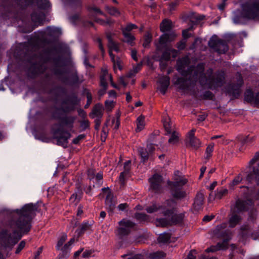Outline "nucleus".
<instances>
[{"label": "nucleus", "instance_id": "obj_9", "mask_svg": "<svg viewBox=\"0 0 259 259\" xmlns=\"http://www.w3.org/2000/svg\"><path fill=\"white\" fill-rule=\"evenodd\" d=\"M208 45L215 52L220 54H225L229 50L227 42L222 39H219L216 35L213 36L209 40Z\"/></svg>", "mask_w": 259, "mask_h": 259}, {"label": "nucleus", "instance_id": "obj_54", "mask_svg": "<svg viewBox=\"0 0 259 259\" xmlns=\"http://www.w3.org/2000/svg\"><path fill=\"white\" fill-rule=\"evenodd\" d=\"M194 67L193 66H189L187 69H184L180 73L183 76L186 77L188 75L192 74L193 71L194 72Z\"/></svg>", "mask_w": 259, "mask_h": 259}, {"label": "nucleus", "instance_id": "obj_40", "mask_svg": "<svg viewBox=\"0 0 259 259\" xmlns=\"http://www.w3.org/2000/svg\"><path fill=\"white\" fill-rule=\"evenodd\" d=\"M136 123L137 128L136 129V132H139L143 130L145 127V116L142 114H141V115L137 118Z\"/></svg>", "mask_w": 259, "mask_h": 259}, {"label": "nucleus", "instance_id": "obj_16", "mask_svg": "<svg viewBox=\"0 0 259 259\" xmlns=\"http://www.w3.org/2000/svg\"><path fill=\"white\" fill-rule=\"evenodd\" d=\"M236 75L237 77V83L231 84L229 89L230 92L232 93V96L235 98H237L239 97L240 95V88L244 83L241 74L238 72Z\"/></svg>", "mask_w": 259, "mask_h": 259}, {"label": "nucleus", "instance_id": "obj_55", "mask_svg": "<svg viewBox=\"0 0 259 259\" xmlns=\"http://www.w3.org/2000/svg\"><path fill=\"white\" fill-rule=\"evenodd\" d=\"M138 28V26L134 24L129 23L126 25L124 28H122V33L125 32L126 33H131L130 32L135 29Z\"/></svg>", "mask_w": 259, "mask_h": 259}, {"label": "nucleus", "instance_id": "obj_15", "mask_svg": "<svg viewBox=\"0 0 259 259\" xmlns=\"http://www.w3.org/2000/svg\"><path fill=\"white\" fill-rule=\"evenodd\" d=\"M198 77L199 82L202 86L204 85L207 82L208 83V78L204 73V67L202 63L197 64L193 72V78L195 81L197 80Z\"/></svg>", "mask_w": 259, "mask_h": 259}, {"label": "nucleus", "instance_id": "obj_17", "mask_svg": "<svg viewBox=\"0 0 259 259\" xmlns=\"http://www.w3.org/2000/svg\"><path fill=\"white\" fill-rule=\"evenodd\" d=\"M120 227L119 228L118 232L120 236L128 235L131 232V229L136 226V224L130 221L122 220L119 222Z\"/></svg>", "mask_w": 259, "mask_h": 259}, {"label": "nucleus", "instance_id": "obj_62", "mask_svg": "<svg viewBox=\"0 0 259 259\" xmlns=\"http://www.w3.org/2000/svg\"><path fill=\"white\" fill-rule=\"evenodd\" d=\"M53 73L55 75H58V76H61L60 79L63 76H66V75H64V71L62 69H61L59 67H55L53 70Z\"/></svg>", "mask_w": 259, "mask_h": 259}, {"label": "nucleus", "instance_id": "obj_7", "mask_svg": "<svg viewBox=\"0 0 259 259\" xmlns=\"http://www.w3.org/2000/svg\"><path fill=\"white\" fill-rule=\"evenodd\" d=\"M53 138L56 141V144L64 148L68 147V140L71 138V134L67 130L61 128H52Z\"/></svg>", "mask_w": 259, "mask_h": 259}, {"label": "nucleus", "instance_id": "obj_4", "mask_svg": "<svg viewBox=\"0 0 259 259\" xmlns=\"http://www.w3.org/2000/svg\"><path fill=\"white\" fill-rule=\"evenodd\" d=\"M52 118L57 121V123L54 125V127L61 128L64 130L71 131L74 126L76 117L71 114H52Z\"/></svg>", "mask_w": 259, "mask_h": 259}, {"label": "nucleus", "instance_id": "obj_25", "mask_svg": "<svg viewBox=\"0 0 259 259\" xmlns=\"http://www.w3.org/2000/svg\"><path fill=\"white\" fill-rule=\"evenodd\" d=\"M204 200V194L201 191L198 192L196 195L193 204V207L195 211H198L202 209Z\"/></svg>", "mask_w": 259, "mask_h": 259}, {"label": "nucleus", "instance_id": "obj_56", "mask_svg": "<svg viewBox=\"0 0 259 259\" xmlns=\"http://www.w3.org/2000/svg\"><path fill=\"white\" fill-rule=\"evenodd\" d=\"M228 190L227 189H222L218 190L215 193V198L217 199H221L224 196L227 195Z\"/></svg>", "mask_w": 259, "mask_h": 259}, {"label": "nucleus", "instance_id": "obj_45", "mask_svg": "<svg viewBox=\"0 0 259 259\" xmlns=\"http://www.w3.org/2000/svg\"><path fill=\"white\" fill-rule=\"evenodd\" d=\"M37 5L39 9L47 10L51 7L49 0H37Z\"/></svg>", "mask_w": 259, "mask_h": 259}, {"label": "nucleus", "instance_id": "obj_37", "mask_svg": "<svg viewBox=\"0 0 259 259\" xmlns=\"http://www.w3.org/2000/svg\"><path fill=\"white\" fill-rule=\"evenodd\" d=\"M106 36L108 40L109 54L110 57L111 61L113 62V39L111 33H107Z\"/></svg>", "mask_w": 259, "mask_h": 259}, {"label": "nucleus", "instance_id": "obj_26", "mask_svg": "<svg viewBox=\"0 0 259 259\" xmlns=\"http://www.w3.org/2000/svg\"><path fill=\"white\" fill-rule=\"evenodd\" d=\"M178 55V51L174 49L167 48L162 53L159 60L168 61L171 57L175 59Z\"/></svg>", "mask_w": 259, "mask_h": 259}, {"label": "nucleus", "instance_id": "obj_48", "mask_svg": "<svg viewBox=\"0 0 259 259\" xmlns=\"http://www.w3.org/2000/svg\"><path fill=\"white\" fill-rule=\"evenodd\" d=\"M157 222L159 224V226L162 227H167L171 226L170 220L166 218H160L157 219Z\"/></svg>", "mask_w": 259, "mask_h": 259}, {"label": "nucleus", "instance_id": "obj_28", "mask_svg": "<svg viewBox=\"0 0 259 259\" xmlns=\"http://www.w3.org/2000/svg\"><path fill=\"white\" fill-rule=\"evenodd\" d=\"M93 225V222L91 223H89V221L83 222L79 226V228L75 231V233H77V236L80 237L85 232L88 231L90 232V233L92 232L93 230L92 228Z\"/></svg>", "mask_w": 259, "mask_h": 259}, {"label": "nucleus", "instance_id": "obj_3", "mask_svg": "<svg viewBox=\"0 0 259 259\" xmlns=\"http://www.w3.org/2000/svg\"><path fill=\"white\" fill-rule=\"evenodd\" d=\"M188 182L186 179L178 177L174 179V181H168L167 184L169 187L170 194L172 197L177 200H181L186 196V192L183 187Z\"/></svg>", "mask_w": 259, "mask_h": 259}, {"label": "nucleus", "instance_id": "obj_51", "mask_svg": "<svg viewBox=\"0 0 259 259\" xmlns=\"http://www.w3.org/2000/svg\"><path fill=\"white\" fill-rule=\"evenodd\" d=\"M88 10L90 12V14H94L96 15H103V13L101 11V10L96 6L89 7L88 8Z\"/></svg>", "mask_w": 259, "mask_h": 259}, {"label": "nucleus", "instance_id": "obj_52", "mask_svg": "<svg viewBox=\"0 0 259 259\" xmlns=\"http://www.w3.org/2000/svg\"><path fill=\"white\" fill-rule=\"evenodd\" d=\"M135 218L137 220L142 222H147L149 221V217L148 215L143 213H136Z\"/></svg>", "mask_w": 259, "mask_h": 259}, {"label": "nucleus", "instance_id": "obj_1", "mask_svg": "<svg viewBox=\"0 0 259 259\" xmlns=\"http://www.w3.org/2000/svg\"><path fill=\"white\" fill-rule=\"evenodd\" d=\"M38 205L30 203L25 204L21 209H17L15 212L19 215L16 221H11L9 224L11 228L18 230L13 231V236L7 229L0 232V239L2 245L6 248H12L21 239L22 236L27 234L32 227V221L36 215Z\"/></svg>", "mask_w": 259, "mask_h": 259}, {"label": "nucleus", "instance_id": "obj_53", "mask_svg": "<svg viewBox=\"0 0 259 259\" xmlns=\"http://www.w3.org/2000/svg\"><path fill=\"white\" fill-rule=\"evenodd\" d=\"M164 209H163V211L162 212V214L165 217H169L170 215H172L174 214L175 211H176V207H172L170 209H165V207L164 206Z\"/></svg>", "mask_w": 259, "mask_h": 259}, {"label": "nucleus", "instance_id": "obj_32", "mask_svg": "<svg viewBox=\"0 0 259 259\" xmlns=\"http://www.w3.org/2000/svg\"><path fill=\"white\" fill-rule=\"evenodd\" d=\"M191 94L194 96V97L196 99H202L203 100H212L214 97V95L212 92L209 91H205L202 95L200 96V97L198 96L197 92L194 90L192 92Z\"/></svg>", "mask_w": 259, "mask_h": 259}, {"label": "nucleus", "instance_id": "obj_21", "mask_svg": "<svg viewBox=\"0 0 259 259\" xmlns=\"http://www.w3.org/2000/svg\"><path fill=\"white\" fill-rule=\"evenodd\" d=\"M28 50V46L26 44H21L15 48L14 55L17 58L23 59L27 56Z\"/></svg>", "mask_w": 259, "mask_h": 259}, {"label": "nucleus", "instance_id": "obj_43", "mask_svg": "<svg viewBox=\"0 0 259 259\" xmlns=\"http://www.w3.org/2000/svg\"><path fill=\"white\" fill-rule=\"evenodd\" d=\"M139 153L143 162L144 163L148 160L150 153L147 149L141 147L139 149Z\"/></svg>", "mask_w": 259, "mask_h": 259}, {"label": "nucleus", "instance_id": "obj_50", "mask_svg": "<svg viewBox=\"0 0 259 259\" xmlns=\"http://www.w3.org/2000/svg\"><path fill=\"white\" fill-rule=\"evenodd\" d=\"M152 35L150 33H147L144 35V42L143 43V46L145 48H148L149 45L152 41Z\"/></svg>", "mask_w": 259, "mask_h": 259}, {"label": "nucleus", "instance_id": "obj_19", "mask_svg": "<svg viewBox=\"0 0 259 259\" xmlns=\"http://www.w3.org/2000/svg\"><path fill=\"white\" fill-rule=\"evenodd\" d=\"M244 100L248 103L259 106V92L254 94L251 89L246 90L244 93Z\"/></svg>", "mask_w": 259, "mask_h": 259}, {"label": "nucleus", "instance_id": "obj_39", "mask_svg": "<svg viewBox=\"0 0 259 259\" xmlns=\"http://www.w3.org/2000/svg\"><path fill=\"white\" fill-rule=\"evenodd\" d=\"M45 32L48 36L56 37L58 36L60 34L61 31L59 28L48 26L46 28Z\"/></svg>", "mask_w": 259, "mask_h": 259}, {"label": "nucleus", "instance_id": "obj_49", "mask_svg": "<svg viewBox=\"0 0 259 259\" xmlns=\"http://www.w3.org/2000/svg\"><path fill=\"white\" fill-rule=\"evenodd\" d=\"M214 144L213 143H210L208 145L205 150L206 156L205 158L206 159H209L212 156V153L213 151Z\"/></svg>", "mask_w": 259, "mask_h": 259}, {"label": "nucleus", "instance_id": "obj_24", "mask_svg": "<svg viewBox=\"0 0 259 259\" xmlns=\"http://www.w3.org/2000/svg\"><path fill=\"white\" fill-rule=\"evenodd\" d=\"M158 82L159 87L157 89L162 95H165L170 84V77L167 75H163L159 78Z\"/></svg>", "mask_w": 259, "mask_h": 259}, {"label": "nucleus", "instance_id": "obj_10", "mask_svg": "<svg viewBox=\"0 0 259 259\" xmlns=\"http://www.w3.org/2000/svg\"><path fill=\"white\" fill-rule=\"evenodd\" d=\"M41 115L39 122L37 125L36 129L34 131V136L36 139L41 140L44 142H47V138L46 137V132L45 131V126L50 123V120L48 119L44 114H39Z\"/></svg>", "mask_w": 259, "mask_h": 259}, {"label": "nucleus", "instance_id": "obj_23", "mask_svg": "<svg viewBox=\"0 0 259 259\" xmlns=\"http://www.w3.org/2000/svg\"><path fill=\"white\" fill-rule=\"evenodd\" d=\"M246 180L250 183L255 182L257 186H259V163L257 166L252 167V170L246 176Z\"/></svg>", "mask_w": 259, "mask_h": 259}, {"label": "nucleus", "instance_id": "obj_60", "mask_svg": "<svg viewBox=\"0 0 259 259\" xmlns=\"http://www.w3.org/2000/svg\"><path fill=\"white\" fill-rule=\"evenodd\" d=\"M62 252V256L63 257H67L68 256V251L69 250V246L66 243L63 246L60 248Z\"/></svg>", "mask_w": 259, "mask_h": 259}, {"label": "nucleus", "instance_id": "obj_35", "mask_svg": "<svg viewBox=\"0 0 259 259\" xmlns=\"http://www.w3.org/2000/svg\"><path fill=\"white\" fill-rule=\"evenodd\" d=\"M187 79L184 77H178L175 81L174 84L176 85H178L179 88L182 90H188L189 85L187 83Z\"/></svg>", "mask_w": 259, "mask_h": 259}, {"label": "nucleus", "instance_id": "obj_6", "mask_svg": "<svg viewBox=\"0 0 259 259\" xmlns=\"http://www.w3.org/2000/svg\"><path fill=\"white\" fill-rule=\"evenodd\" d=\"M226 224L225 223L217 225L213 230V234L218 238H225L222 242L217 244L219 250H226L228 248V242L230 238L228 237L229 231L225 230Z\"/></svg>", "mask_w": 259, "mask_h": 259}, {"label": "nucleus", "instance_id": "obj_64", "mask_svg": "<svg viewBox=\"0 0 259 259\" xmlns=\"http://www.w3.org/2000/svg\"><path fill=\"white\" fill-rule=\"evenodd\" d=\"M122 257H127L126 259H143V255L141 254H137L134 255L130 254H124L122 255Z\"/></svg>", "mask_w": 259, "mask_h": 259}, {"label": "nucleus", "instance_id": "obj_27", "mask_svg": "<svg viewBox=\"0 0 259 259\" xmlns=\"http://www.w3.org/2000/svg\"><path fill=\"white\" fill-rule=\"evenodd\" d=\"M76 128L78 132L81 133L86 131L90 130V122L85 118H82L77 120L76 124Z\"/></svg>", "mask_w": 259, "mask_h": 259}, {"label": "nucleus", "instance_id": "obj_46", "mask_svg": "<svg viewBox=\"0 0 259 259\" xmlns=\"http://www.w3.org/2000/svg\"><path fill=\"white\" fill-rule=\"evenodd\" d=\"M103 114H92V118H96L95 119V129L96 131H98L99 130L100 124L101 123V118Z\"/></svg>", "mask_w": 259, "mask_h": 259}, {"label": "nucleus", "instance_id": "obj_47", "mask_svg": "<svg viewBox=\"0 0 259 259\" xmlns=\"http://www.w3.org/2000/svg\"><path fill=\"white\" fill-rule=\"evenodd\" d=\"M219 114H212V118L214 120H215L217 122H226L231 121L230 119H227L226 118V115L228 114H219L220 116H218Z\"/></svg>", "mask_w": 259, "mask_h": 259}, {"label": "nucleus", "instance_id": "obj_33", "mask_svg": "<svg viewBox=\"0 0 259 259\" xmlns=\"http://www.w3.org/2000/svg\"><path fill=\"white\" fill-rule=\"evenodd\" d=\"M108 76V72L106 67H103L101 69V73L100 75V85L103 87L104 89L107 88V77Z\"/></svg>", "mask_w": 259, "mask_h": 259}, {"label": "nucleus", "instance_id": "obj_63", "mask_svg": "<svg viewBox=\"0 0 259 259\" xmlns=\"http://www.w3.org/2000/svg\"><path fill=\"white\" fill-rule=\"evenodd\" d=\"M159 132L157 131L156 132H154L152 133L149 137V138L147 140L148 143H155L156 142V139L157 136L158 135Z\"/></svg>", "mask_w": 259, "mask_h": 259}, {"label": "nucleus", "instance_id": "obj_8", "mask_svg": "<svg viewBox=\"0 0 259 259\" xmlns=\"http://www.w3.org/2000/svg\"><path fill=\"white\" fill-rule=\"evenodd\" d=\"M101 191L102 192L99 194L98 197L101 199L105 196V206L109 215L112 216L113 214V194L111 189L107 187L103 188Z\"/></svg>", "mask_w": 259, "mask_h": 259}, {"label": "nucleus", "instance_id": "obj_13", "mask_svg": "<svg viewBox=\"0 0 259 259\" xmlns=\"http://www.w3.org/2000/svg\"><path fill=\"white\" fill-rule=\"evenodd\" d=\"M162 121L163 126L167 134H171L168 142L170 144H175L179 141L178 133L175 131L172 132L171 127L173 126V123L171 120L170 117L167 115L163 116Z\"/></svg>", "mask_w": 259, "mask_h": 259}, {"label": "nucleus", "instance_id": "obj_42", "mask_svg": "<svg viewBox=\"0 0 259 259\" xmlns=\"http://www.w3.org/2000/svg\"><path fill=\"white\" fill-rule=\"evenodd\" d=\"M170 238V233L164 232L159 235L157 238V241L159 243H166L169 241Z\"/></svg>", "mask_w": 259, "mask_h": 259}, {"label": "nucleus", "instance_id": "obj_38", "mask_svg": "<svg viewBox=\"0 0 259 259\" xmlns=\"http://www.w3.org/2000/svg\"><path fill=\"white\" fill-rule=\"evenodd\" d=\"M188 62L186 58H183L178 59L177 61L176 69L181 73L183 70L185 69V67L188 65Z\"/></svg>", "mask_w": 259, "mask_h": 259}, {"label": "nucleus", "instance_id": "obj_61", "mask_svg": "<svg viewBox=\"0 0 259 259\" xmlns=\"http://www.w3.org/2000/svg\"><path fill=\"white\" fill-rule=\"evenodd\" d=\"M168 42V35L167 33H164L159 38V42L161 45L166 44Z\"/></svg>", "mask_w": 259, "mask_h": 259}, {"label": "nucleus", "instance_id": "obj_31", "mask_svg": "<svg viewBox=\"0 0 259 259\" xmlns=\"http://www.w3.org/2000/svg\"><path fill=\"white\" fill-rule=\"evenodd\" d=\"M63 83L68 84H75L78 82V76L76 73L72 74L69 76H63L61 79Z\"/></svg>", "mask_w": 259, "mask_h": 259}, {"label": "nucleus", "instance_id": "obj_22", "mask_svg": "<svg viewBox=\"0 0 259 259\" xmlns=\"http://www.w3.org/2000/svg\"><path fill=\"white\" fill-rule=\"evenodd\" d=\"M195 128H192L188 134V143L189 145L194 149H198L201 145V142L195 136Z\"/></svg>", "mask_w": 259, "mask_h": 259}, {"label": "nucleus", "instance_id": "obj_12", "mask_svg": "<svg viewBox=\"0 0 259 259\" xmlns=\"http://www.w3.org/2000/svg\"><path fill=\"white\" fill-rule=\"evenodd\" d=\"M150 184L149 190L156 194H160L163 192L162 184L163 179L162 176L155 174L148 179Z\"/></svg>", "mask_w": 259, "mask_h": 259}, {"label": "nucleus", "instance_id": "obj_44", "mask_svg": "<svg viewBox=\"0 0 259 259\" xmlns=\"http://www.w3.org/2000/svg\"><path fill=\"white\" fill-rule=\"evenodd\" d=\"M163 206L161 205H157L155 203H153L151 206H148L146 208V210L148 213H152L157 211L160 209H164Z\"/></svg>", "mask_w": 259, "mask_h": 259}, {"label": "nucleus", "instance_id": "obj_5", "mask_svg": "<svg viewBox=\"0 0 259 259\" xmlns=\"http://www.w3.org/2000/svg\"><path fill=\"white\" fill-rule=\"evenodd\" d=\"M39 56L42 62L33 63L28 69V76L31 78H35L37 75L43 74L47 69L45 64L50 61V57L49 56H42L41 55Z\"/></svg>", "mask_w": 259, "mask_h": 259}, {"label": "nucleus", "instance_id": "obj_57", "mask_svg": "<svg viewBox=\"0 0 259 259\" xmlns=\"http://www.w3.org/2000/svg\"><path fill=\"white\" fill-rule=\"evenodd\" d=\"M67 239V235L66 234H63L60 238L59 239L57 245H56V249L57 250H60V248L63 246L64 243L66 241Z\"/></svg>", "mask_w": 259, "mask_h": 259}, {"label": "nucleus", "instance_id": "obj_20", "mask_svg": "<svg viewBox=\"0 0 259 259\" xmlns=\"http://www.w3.org/2000/svg\"><path fill=\"white\" fill-rule=\"evenodd\" d=\"M83 195L81 187L79 184H76L75 192L73 193L69 198V201L75 205H77L81 200Z\"/></svg>", "mask_w": 259, "mask_h": 259}, {"label": "nucleus", "instance_id": "obj_29", "mask_svg": "<svg viewBox=\"0 0 259 259\" xmlns=\"http://www.w3.org/2000/svg\"><path fill=\"white\" fill-rule=\"evenodd\" d=\"M46 15L42 12H34L31 14V19L34 23H38L39 25H42L45 19Z\"/></svg>", "mask_w": 259, "mask_h": 259}, {"label": "nucleus", "instance_id": "obj_41", "mask_svg": "<svg viewBox=\"0 0 259 259\" xmlns=\"http://www.w3.org/2000/svg\"><path fill=\"white\" fill-rule=\"evenodd\" d=\"M241 220L239 215L233 213L229 219V225L231 228L235 227Z\"/></svg>", "mask_w": 259, "mask_h": 259}, {"label": "nucleus", "instance_id": "obj_36", "mask_svg": "<svg viewBox=\"0 0 259 259\" xmlns=\"http://www.w3.org/2000/svg\"><path fill=\"white\" fill-rule=\"evenodd\" d=\"M172 28V22L170 20H163L160 25V31L162 32L169 31Z\"/></svg>", "mask_w": 259, "mask_h": 259}, {"label": "nucleus", "instance_id": "obj_30", "mask_svg": "<svg viewBox=\"0 0 259 259\" xmlns=\"http://www.w3.org/2000/svg\"><path fill=\"white\" fill-rule=\"evenodd\" d=\"M184 217V213H174L169 219L171 226L174 225H182L183 224Z\"/></svg>", "mask_w": 259, "mask_h": 259}, {"label": "nucleus", "instance_id": "obj_58", "mask_svg": "<svg viewBox=\"0 0 259 259\" xmlns=\"http://www.w3.org/2000/svg\"><path fill=\"white\" fill-rule=\"evenodd\" d=\"M242 180V178L240 174L235 177L232 182L229 184L230 187H233L234 186L238 185Z\"/></svg>", "mask_w": 259, "mask_h": 259}, {"label": "nucleus", "instance_id": "obj_59", "mask_svg": "<svg viewBox=\"0 0 259 259\" xmlns=\"http://www.w3.org/2000/svg\"><path fill=\"white\" fill-rule=\"evenodd\" d=\"M86 137V135L85 134H80L77 136L75 138L73 139L72 143L73 144L77 145L79 144L82 140L85 139Z\"/></svg>", "mask_w": 259, "mask_h": 259}, {"label": "nucleus", "instance_id": "obj_11", "mask_svg": "<svg viewBox=\"0 0 259 259\" xmlns=\"http://www.w3.org/2000/svg\"><path fill=\"white\" fill-rule=\"evenodd\" d=\"M79 101L77 95L74 93L72 94L62 100L61 103V108L64 113L71 111L73 110Z\"/></svg>", "mask_w": 259, "mask_h": 259}, {"label": "nucleus", "instance_id": "obj_18", "mask_svg": "<svg viewBox=\"0 0 259 259\" xmlns=\"http://www.w3.org/2000/svg\"><path fill=\"white\" fill-rule=\"evenodd\" d=\"M253 205V201L250 199L245 200L238 199L235 203V207L238 212L248 211Z\"/></svg>", "mask_w": 259, "mask_h": 259}, {"label": "nucleus", "instance_id": "obj_14", "mask_svg": "<svg viewBox=\"0 0 259 259\" xmlns=\"http://www.w3.org/2000/svg\"><path fill=\"white\" fill-rule=\"evenodd\" d=\"M225 79V73L224 71H218L213 75L208 77V88L210 89H215L221 87Z\"/></svg>", "mask_w": 259, "mask_h": 259}, {"label": "nucleus", "instance_id": "obj_34", "mask_svg": "<svg viewBox=\"0 0 259 259\" xmlns=\"http://www.w3.org/2000/svg\"><path fill=\"white\" fill-rule=\"evenodd\" d=\"M122 35L124 37L123 40V42L127 44L131 47H133L135 45L136 43L135 41L136 40V37L131 33L123 32V33H122Z\"/></svg>", "mask_w": 259, "mask_h": 259}, {"label": "nucleus", "instance_id": "obj_2", "mask_svg": "<svg viewBox=\"0 0 259 259\" xmlns=\"http://www.w3.org/2000/svg\"><path fill=\"white\" fill-rule=\"evenodd\" d=\"M241 15L248 20H259V0L247 1L242 4Z\"/></svg>", "mask_w": 259, "mask_h": 259}]
</instances>
